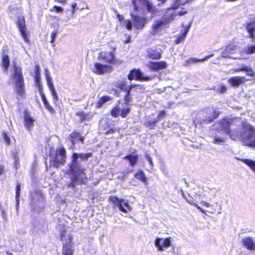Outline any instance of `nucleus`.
I'll return each mask as SVG.
<instances>
[{
	"label": "nucleus",
	"mask_w": 255,
	"mask_h": 255,
	"mask_svg": "<svg viewBox=\"0 0 255 255\" xmlns=\"http://www.w3.org/2000/svg\"><path fill=\"white\" fill-rule=\"evenodd\" d=\"M234 120L224 119L219 123V130L223 131L234 140L242 141L246 145L255 148V129L248 123H244L242 127L233 128Z\"/></svg>",
	"instance_id": "1"
},
{
	"label": "nucleus",
	"mask_w": 255,
	"mask_h": 255,
	"mask_svg": "<svg viewBox=\"0 0 255 255\" xmlns=\"http://www.w3.org/2000/svg\"><path fill=\"white\" fill-rule=\"evenodd\" d=\"M92 156L91 153L74 152L71 156V161L68 164L69 168V174L72 175L71 183L68 184L69 187H74L78 179L85 175V168L82 166L81 161H85Z\"/></svg>",
	"instance_id": "2"
},
{
	"label": "nucleus",
	"mask_w": 255,
	"mask_h": 255,
	"mask_svg": "<svg viewBox=\"0 0 255 255\" xmlns=\"http://www.w3.org/2000/svg\"><path fill=\"white\" fill-rule=\"evenodd\" d=\"M12 65L13 71L10 77L13 80L14 84V92L16 94L17 99L19 100L24 98L25 95L24 78L21 67L15 62H13Z\"/></svg>",
	"instance_id": "3"
},
{
	"label": "nucleus",
	"mask_w": 255,
	"mask_h": 255,
	"mask_svg": "<svg viewBox=\"0 0 255 255\" xmlns=\"http://www.w3.org/2000/svg\"><path fill=\"white\" fill-rule=\"evenodd\" d=\"M60 232L61 241L63 244V255H73V251L71 245L72 236L67 233V231L64 227H61Z\"/></svg>",
	"instance_id": "4"
},
{
	"label": "nucleus",
	"mask_w": 255,
	"mask_h": 255,
	"mask_svg": "<svg viewBox=\"0 0 255 255\" xmlns=\"http://www.w3.org/2000/svg\"><path fill=\"white\" fill-rule=\"evenodd\" d=\"M50 164L55 167L64 165L66 162V151L64 147H60L56 150L55 154H51Z\"/></svg>",
	"instance_id": "5"
},
{
	"label": "nucleus",
	"mask_w": 255,
	"mask_h": 255,
	"mask_svg": "<svg viewBox=\"0 0 255 255\" xmlns=\"http://www.w3.org/2000/svg\"><path fill=\"white\" fill-rule=\"evenodd\" d=\"M132 3L135 11L143 10L146 8L147 12L152 15L156 12V7L148 0H132Z\"/></svg>",
	"instance_id": "6"
},
{
	"label": "nucleus",
	"mask_w": 255,
	"mask_h": 255,
	"mask_svg": "<svg viewBox=\"0 0 255 255\" xmlns=\"http://www.w3.org/2000/svg\"><path fill=\"white\" fill-rule=\"evenodd\" d=\"M109 201L117 206L119 210L123 213H128L132 209L127 200L119 199L116 196H110Z\"/></svg>",
	"instance_id": "7"
},
{
	"label": "nucleus",
	"mask_w": 255,
	"mask_h": 255,
	"mask_svg": "<svg viewBox=\"0 0 255 255\" xmlns=\"http://www.w3.org/2000/svg\"><path fill=\"white\" fill-rule=\"evenodd\" d=\"M171 245L170 237L168 238H156L154 241V246L157 251L162 252Z\"/></svg>",
	"instance_id": "8"
},
{
	"label": "nucleus",
	"mask_w": 255,
	"mask_h": 255,
	"mask_svg": "<svg viewBox=\"0 0 255 255\" xmlns=\"http://www.w3.org/2000/svg\"><path fill=\"white\" fill-rule=\"evenodd\" d=\"M16 25L18 27L21 35L23 37L24 41L26 43H28L29 42V40L27 37V34L26 32L27 28L25 18L23 16H18Z\"/></svg>",
	"instance_id": "9"
},
{
	"label": "nucleus",
	"mask_w": 255,
	"mask_h": 255,
	"mask_svg": "<svg viewBox=\"0 0 255 255\" xmlns=\"http://www.w3.org/2000/svg\"><path fill=\"white\" fill-rule=\"evenodd\" d=\"M128 79L129 80L135 79L140 81H148L151 78L148 76H144L143 73L138 69L131 70L128 75Z\"/></svg>",
	"instance_id": "10"
},
{
	"label": "nucleus",
	"mask_w": 255,
	"mask_h": 255,
	"mask_svg": "<svg viewBox=\"0 0 255 255\" xmlns=\"http://www.w3.org/2000/svg\"><path fill=\"white\" fill-rule=\"evenodd\" d=\"M133 26L138 29H142L147 23L145 18L131 14Z\"/></svg>",
	"instance_id": "11"
},
{
	"label": "nucleus",
	"mask_w": 255,
	"mask_h": 255,
	"mask_svg": "<svg viewBox=\"0 0 255 255\" xmlns=\"http://www.w3.org/2000/svg\"><path fill=\"white\" fill-rule=\"evenodd\" d=\"M98 59L104 62L115 63V59L113 52L102 51L99 53Z\"/></svg>",
	"instance_id": "12"
},
{
	"label": "nucleus",
	"mask_w": 255,
	"mask_h": 255,
	"mask_svg": "<svg viewBox=\"0 0 255 255\" xmlns=\"http://www.w3.org/2000/svg\"><path fill=\"white\" fill-rule=\"evenodd\" d=\"M92 70L94 73L99 75H101L110 72L112 70V67L110 66L96 62L95 63L94 68H92Z\"/></svg>",
	"instance_id": "13"
},
{
	"label": "nucleus",
	"mask_w": 255,
	"mask_h": 255,
	"mask_svg": "<svg viewBox=\"0 0 255 255\" xmlns=\"http://www.w3.org/2000/svg\"><path fill=\"white\" fill-rule=\"evenodd\" d=\"M242 245L249 251H255V238L245 237L241 240Z\"/></svg>",
	"instance_id": "14"
},
{
	"label": "nucleus",
	"mask_w": 255,
	"mask_h": 255,
	"mask_svg": "<svg viewBox=\"0 0 255 255\" xmlns=\"http://www.w3.org/2000/svg\"><path fill=\"white\" fill-rule=\"evenodd\" d=\"M146 66L151 71H154V72H157L160 70H162V69L166 68L167 67V63L165 61H160V62L150 61L147 64Z\"/></svg>",
	"instance_id": "15"
},
{
	"label": "nucleus",
	"mask_w": 255,
	"mask_h": 255,
	"mask_svg": "<svg viewBox=\"0 0 255 255\" xmlns=\"http://www.w3.org/2000/svg\"><path fill=\"white\" fill-rule=\"evenodd\" d=\"M164 25L165 22L163 20H157L155 21L152 26L150 31L151 34L154 36L161 32Z\"/></svg>",
	"instance_id": "16"
},
{
	"label": "nucleus",
	"mask_w": 255,
	"mask_h": 255,
	"mask_svg": "<svg viewBox=\"0 0 255 255\" xmlns=\"http://www.w3.org/2000/svg\"><path fill=\"white\" fill-rule=\"evenodd\" d=\"M116 86L121 89L123 91L127 92L131 91V90L136 86V85L130 84L127 86V81L126 79L122 80L117 82Z\"/></svg>",
	"instance_id": "17"
},
{
	"label": "nucleus",
	"mask_w": 255,
	"mask_h": 255,
	"mask_svg": "<svg viewBox=\"0 0 255 255\" xmlns=\"http://www.w3.org/2000/svg\"><path fill=\"white\" fill-rule=\"evenodd\" d=\"M24 120L25 128L28 130H30L33 126V123L35 121L33 118L30 116L28 112L26 111L24 113Z\"/></svg>",
	"instance_id": "18"
},
{
	"label": "nucleus",
	"mask_w": 255,
	"mask_h": 255,
	"mask_svg": "<svg viewBox=\"0 0 255 255\" xmlns=\"http://www.w3.org/2000/svg\"><path fill=\"white\" fill-rule=\"evenodd\" d=\"M147 56L152 59H159L161 57V50L150 48L147 50Z\"/></svg>",
	"instance_id": "19"
},
{
	"label": "nucleus",
	"mask_w": 255,
	"mask_h": 255,
	"mask_svg": "<svg viewBox=\"0 0 255 255\" xmlns=\"http://www.w3.org/2000/svg\"><path fill=\"white\" fill-rule=\"evenodd\" d=\"M221 57L223 58H231L230 54L235 51V46L233 45L227 46L224 50L221 49Z\"/></svg>",
	"instance_id": "20"
},
{
	"label": "nucleus",
	"mask_w": 255,
	"mask_h": 255,
	"mask_svg": "<svg viewBox=\"0 0 255 255\" xmlns=\"http://www.w3.org/2000/svg\"><path fill=\"white\" fill-rule=\"evenodd\" d=\"M245 77L241 76L232 77L229 79L228 82L233 87H238L240 84L244 82Z\"/></svg>",
	"instance_id": "21"
},
{
	"label": "nucleus",
	"mask_w": 255,
	"mask_h": 255,
	"mask_svg": "<svg viewBox=\"0 0 255 255\" xmlns=\"http://www.w3.org/2000/svg\"><path fill=\"white\" fill-rule=\"evenodd\" d=\"M246 29L249 34V37L253 41L255 38V21L248 22L246 24Z\"/></svg>",
	"instance_id": "22"
},
{
	"label": "nucleus",
	"mask_w": 255,
	"mask_h": 255,
	"mask_svg": "<svg viewBox=\"0 0 255 255\" xmlns=\"http://www.w3.org/2000/svg\"><path fill=\"white\" fill-rule=\"evenodd\" d=\"M80 118V122H83L85 121H89L91 120L93 116L91 112L85 113L84 112H79L77 114Z\"/></svg>",
	"instance_id": "23"
},
{
	"label": "nucleus",
	"mask_w": 255,
	"mask_h": 255,
	"mask_svg": "<svg viewBox=\"0 0 255 255\" xmlns=\"http://www.w3.org/2000/svg\"><path fill=\"white\" fill-rule=\"evenodd\" d=\"M134 177L145 184L147 183L146 176L144 172L141 169H139L136 171L134 175Z\"/></svg>",
	"instance_id": "24"
},
{
	"label": "nucleus",
	"mask_w": 255,
	"mask_h": 255,
	"mask_svg": "<svg viewBox=\"0 0 255 255\" xmlns=\"http://www.w3.org/2000/svg\"><path fill=\"white\" fill-rule=\"evenodd\" d=\"M40 95H41L42 101L43 102V104H44V105L45 108L47 110H48L51 113H55V110L52 108V107L50 105V104H49V103L46 99V97L45 95H44V94L43 93V92L41 91V90H40Z\"/></svg>",
	"instance_id": "25"
},
{
	"label": "nucleus",
	"mask_w": 255,
	"mask_h": 255,
	"mask_svg": "<svg viewBox=\"0 0 255 255\" xmlns=\"http://www.w3.org/2000/svg\"><path fill=\"white\" fill-rule=\"evenodd\" d=\"M70 136V140H71L72 143L73 145L75 144V142L74 141V139H79L82 143L84 142V140L85 139V137L84 136H80V134L79 132H73L72 133H71L69 135Z\"/></svg>",
	"instance_id": "26"
},
{
	"label": "nucleus",
	"mask_w": 255,
	"mask_h": 255,
	"mask_svg": "<svg viewBox=\"0 0 255 255\" xmlns=\"http://www.w3.org/2000/svg\"><path fill=\"white\" fill-rule=\"evenodd\" d=\"M124 159H127L129 161L130 165L132 167L134 166L138 159V156L136 155H133L129 154L124 157Z\"/></svg>",
	"instance_id": "27"
},
{
	"label": "nucleus",
	"mask_w": 255,
	"mask_h": 255,
	"mask_svg": "<svg viewBox=\"0 0 255 255\" xmlns=\"http://www.w3.org/2000/svg\"><path fill=\"white\" fill-rule=\"evenodd\" d=\"M112 99V97L109 96H105L101 97L99 101L97 103L96 107L97 108L101 107L106 102L111 101Z\"/></svg>",
	"instance_id": "28"
},
{
	"label": "nucleus",
	"mask_w": 255,
	"mask_h": 255,
	"mask_svg": "<svg viewBox=\"0 0 255 255\" xmlns=\"http://www.w3.org/2000/svg\"><path fill=\"white\" fill-rule=\"evenodd\" d=\"M47 85L52 96L54 102H56L58 100V97L54 88V85L52 83L47 84Z\"/></svg>",
	"instance_id": "29"
},
{
	"label": "nucleus",
	"mask_w": 255,
	"mask_h": 255,
	"mask_svg": "<svg viewBox=\"0 0 255 255\" xmlns=\"http://www.w3.org/2000/svg\"><path fill=\"white\" fill-rule=\"evenodd\" d=\"M243 51L248 55L255 53V45H248L243 49Z\"/></svg>",
	"instance_id": "30"
},
{
	"label": "nucleus",
	"mask_w": 255,
	"mask_h": 255,
	"mask_svg": "<svg viewBox=\"0 0 255 255\" xmlns=\"http://www.w3.org/2000/svg\"><path fill=\"white\" fill-rule=\"evenodd\" d=\"M16 195H15V200L16 203V208L17 209L19 204V196H20V184L19 183H17L16 186Z\"/></svg>",
	"instance_id": "31"
},
{
	"label": "nucleus",
	"mask_w": 255,
	"mask_h": 255,
	"mask_svg": "<svg viewBox=\"0 0 255 255\" xmlns=\"http://www.w3.org/2000/svg\"><path fill=\"white\" fill-rule=\"evenodd\" d=\"M219 115V112L217 111H214L213 112V116L209 117L208 118H206L205 120H203V123L206 124H208L213 122V120L215 119H217Z\"/></svg>",
	"instance_id": "32"
},
{
	"label": "nucleus",
	"mask_w": 255,
	"mask_h": 255,
	"mask_svg": "<svg viewBox=\"0 0 255 255\" xmlns=\"http://www.w3.org/2000/svg\"><path fill=\"white\" fill-rule=\"evenodd\" d=\"M225 141V138H221L219 137L218 135H215L213 136V143L216 144H223V143Z\"/></svg>",
	"instance_id": "33"
},
{
	"label": "nucleus",
	"mask_w": 255,
	"mask_h": 255,
	"mask_svg": "<svg viewBox=\"0 0 255 255\" xmlns=\"http://www.w3.org/2000/svg\"><path fill=\"white\" fill-rule=\"evenodd\" d=\"M2 64L4 68V71H7L9 65V59L8 56L5 55L3 56Z\"/></svg>",
	"instance_id": "34"
},
{
	"label": "nucleus",
	"mask_w": 255,
	"mask_h": 255,
	"mask_svg": "<svg viewBox=\"0 0 255 255\" xmlns=\"http://www.w3.org/2000/svg\"><path fill=\"white\" fill-rule=\"evenodd\" d=\"M34 74H35V80L37 84L39 83V81L40 80V67L38 65H36L35 66V70H34Z\"/></svg>",
	"instance_id": "35"
},
{
	"label": "nucleus",
	"mask_w": 255,
	"mask_h": 255,
	"mask_svg": "<svg viewBox=\"0 0 255 255\" xmlns=\"http://www.w3.org/2000/svg\"><path fill=\"white\" fill-rule=\"evenodd\" d=\"M192 22V21H190V22H189L188 25L187 26H186L183 33H181V34L179 36V37H181V39L182 40L184 39V38L186 37V36L189 30V29L191 26Z\"/></svg>",
	"instance_id": "36"
},
{
	"label": "nucleus",
	"mask_w": 255,
	"mask_h": 255,
	"mask_svg": "<svg viewBox=\"0 0 255 255\" xmlns=\"http://www.w3.org/2000/svg\"><path fill=\"white\" fill-rule=\"evenodd\" d=\"M192 22V21H190V22H189L188 25L187 26H186L183 33H181V34L179 36V37H181V39L182 40L184 39V38L186 37V36L189 30V29L191 26Z\"/></svg>",
	"instance_id": "37"
},
{
	"label": "nucleus",
	"mask_w": 255,
	"mask_h": 255,
	"mask_svg": "<svg viewBox=\"0 0 255 255\" xmlns=\"http://www.w3.org/2000/svg\"><path fill=\"white\" fill-rule=\"evenodd\" d=\"M244 71L247 73V75L253 77L255 75V72L250 66H244Z\"/></svg>",
	"instance_id": "38"
},
{
	"label": "nucleus",
	"mask_w": 255,
	"mask_h": 255,
	"mask_svg": "<svg viewBox=\"0 0 255 255\" xmlns=\"http://www.w3.org/2000/svg\"><path fill=\"white\" fill-rule=\"evenodd\" d=\"M120 107L119 106H117L111 111V114L113 117L117 118L120 115Z\"/></svg>",
	"instance_id": "39"
},
{
	"label": "nucleus",
	"mask_w": 255,
	"mask_h": 255,
	"mask_svg": "<svg viewBox=\"0 0 255 255\" xmlns=\"http://www.w3.org/2000/svg\"><path fill=\"white\" fill-rule=\"evenodd\" d=\"M45 75L47 84L52 83V80L50 77V73L48 69H45Z\"/></svg>",
	"instance_id": "40"
},
{
	"label": "nucleus",
	"mask_w": 255,
	"mask_h": 255,
	"mask_svg": "<svg viewBox=\"0 0 255 255\" xmlns=\"http://www.w3.org/2000/svg\"><path fill=\"white\" fill-rule=\"evenodd\" d=\"M58 27L54 28V29L53 30L52 33H51V40L50 41V42L51 43H54L55 38V37L56 36V35H57V34L58 33Z\"/></svg>",
	"instance_id": "41"
},
{
	"label": "nucleus",
	"mask_w": 255,
	"mask_h": 255,
	"mask_svg": "<svg viewBox=\"0 0 255 255\" xmlns=\"http://www.w3.org/2000/svg\"><path fill=\"white\" fill-rule=\"evenodd\" d=\"M130 109L129 108L123 109L121 112V116L122 118H126L127 115L129 113Z\"/></svg>",
	"instance_id": "42"
},
{
	"label": "nucleus",
	"mask_w": 255,
	"mask_h": 255,
	"mask_svg": "<svg viewBox=\"0 0 255 255\" xmlns=\"http://www.w3.org/2000/svg\"><path fill=\"white\" fill-rule=\"evenodd\" d=\"M50 10V11H55L57 13H62L63 9L60 6L55 5Z\"/></svg>",
	"instance_id": "43"
},
{
	"label": "nucleus",
	"mask_w": 255,
	"mask_h": 255,
	"mask_svg": "<svg viewBox=\"0 0 255 255\" xmlns=\"http://www.w3.org/2000/svg\"><path fill=\"white\" fill-rule=\"evenodd\" d=\"M203 59H197L196 58H191L186 61V63L188 64L195 63L200 61H202Z\"/></svg>",
	"instance_id": "44"
},
{
	"label": "nucleus",
	"mask_w": 255,
	"mask_h": 255,
	"mask_svg": "<svg viewBox=\"0 0 255 255\" xmlns=\"http://www.w3.org/2000/svg\"><path fill=\"white\" fill-rule=\"evenodd\" d=\"M158 122V120L154 119L153 121L148 122L146 123V127H149L150 128H153L155 126V124Z\"/></svg>",
	"instance_id": "45"
},
{
	"label": "nucleus",
	"mask_w": 255,
	"mask_h": 255,
	"mask_svg": "<svg viewBox=\"0 0 255 255\" xmlns=\"http://www.w3.org/2000/svg\"><path fill=\"white\" fill-rule=\"evenodd\" d=\"M124 25L127 29L128 30H131L132 28V23H131V21L129 20H126L124 21Z\"/></svg>",
	"instance_id": "46"
},
{
	"label": "nucleus",
	"mask_w": 255,
	"mask_h": 255,
	"mask_svg": "<svg viewBox=\"0 0 255 255\" xmlns=\"http://www.w3.org/2000/svg\"><path fill=\"white\" fill-rule=\"evenodd\" d=\"M126 93V95L124 97V100L127 103L131 101V98L130 97V91H128Z\"/></svg>",
	"instance_id": "47"
},
{
	"label": "nucleus",
	"mask_w": 255,
	"mask_h": 255,
	"mask_svg": "<svg viewBox=\"0 0 255 255\" xmlns=\"http://www.w3.org/2000/svg\"><path fill=\"white\" fill-rule=\"evenodd\" d=\"M180 1V0H177L175 2V3L172 6L173 9H177L179 7V5H183L184 3H181Z\"/></svg>",
	"instance_id": "48"
},
{
	"label": "nucleus",
	"mask_w": 255,
	"mask_h": 255,
	"mask_svg": "<svg viewBox=\"0 0 255 255\" xmlns=\"http://www.w3.org/2000/svg\"><path fill=\"white\" fill-rule=\"evenodd\" d=\"M227 90V87L225 86L222 85L220 88L217 89V91L220 93H224L226 92Z\"/></svg>",
	"instance_id": "49"
},
{
	"label": "nucleus",
	"mask_w": 255,
	"mask_h": 255,
	"mask_svg": "<svg viewBox=\"0 0 255 255\" xmlns=\"http://www.w3.org/2000/svg\"><path fill=\"white\" fill-rule=\"evenodd\" d=\"M145 158H146L147 160L149 162V164H150L151 167H152L153 166V163L152 160V158L148 154V153H146L145 154Z\"/></svg>",
	"instance_id": "50"
},
{
	"label": "nucleus",
	"mask_w": 255,
	"mask_h": 255,
	"mask_svg": "<svg viewBox=\"0 0 255 255\" xmlns=\"http://www.w3.org/2000/svg\"><path fill=\"white\" fill-rule=\"evenodd\" d=\"M165 115V112L164 111H161L159 114H158V116L156 119V120H158V122L161 120V119L163 118L164 116Z\"/></svg>",
	"instance_id": "51"
},
{
	"label": "nucleus",
	"mask_w": 255,
	"mask_h": 255,
	"mask_svg": "<svg viewBox=\"0 0 255 255\" xmlns=\"http://www.w3.org/2000/svg\"><path fill=\"white\" fill-rule=\"evenodd\" d=\"M3 139L5 140V141L7 143V144L10 143V138L8 136V135L6 134V133H3Z\"/></svg>",
	"instance_id": "52"
},
{
	"label": "nucleus",
	"mask_w": 255,
	"mask_h": 255,
	"mask_svg": "<svg viewBox=\"0 0 255 255\" xmlns=\"http://www.w3.org/2000/svg\"><path fill=\"white\" fill-rule=\"evenodd\" d=\"M187 13V11L185 10H182L180 11H175V13H174V15H177L178 14L180 16H182L183 15H184V14L186 13Z\"/></svg>",
	"instance_id": "53"
},
{
	"label": "nucleus",
	"mask_w": 255,
	"mask_h": 255,
	"mask_svg": "<svg viewBox=\"0 0 255 255\" xmlns=\"http://www.w3.org/2000/svg\"><path fill=\"white\" fill-rule=\"evenodd\" d=\"M244 65H242L241 67L237 68L234 69V71L235 72H240L244 71Z\"/></svg>",
	"instance_id": "54"
},
{
	"label": "nucleus",
	"mask_w": 255,
	"mask_h": 255,
	"mask_svg": "<svg viewBox=\"0 0 255 255\" xmlns=\"http://www.w3.org/2000/svg\"><path fill=\"white\" fill-rule=\"evenodd\" d=\"M76 6H77L76 3H73L71 4V7H72L71 13H72V14H74L75 13V8H76Z\"/></svg>",
	"instance_id": "55"
},
{
	"label": "nucleus",
	"mask_w": 255,
	"mask_h": 255,
	"mask_svg": "<svg viewBox=\"0 0 255 255\" xmlns=\"http://www.w3.org/2000/svg\"><path fill=\"white\" fill-rule=\"evenodd\" d=\"M201 204L204 206H205L206 207H210V204L209 203H207L204 201H202L201 202Z\"/></svg>",
	"instance_id": "56"
},
{
	"label": "nucleus",
	"mask_w": 255,
	"mask_h": 255,
	"mask_svg": "<svg viewBox=\"0 0 255 255\" xmlns=\"http://www.w3.org/2000/svg\"><path fill=\"white\" fill-rule=\"evenodd\" d=\"M186 201L189 203V204L192 205H195V204H196V203H195L193 200L190 199H188L187 198L186 199H185Z\"/></svg>",
	"instance_id": "57"
},
{
	"label": "nucleus",
	"mask_w": 255,
	"mask_h": 255,
	"mask_svg": "<svg viewBox=\"0 0 255 255\" xmlns=\"http://www.w3.org/2000/svg\"><path fill=\"white\" fill-rule=\"evenodd\" d=\"M117 18H118V19L120 20V21H122L124 19V17L123 15H121L119 13L117 14Z\"/></svg>",
	"instance_id": "58"
},
{
	"label": "nucleus",
	"mask_w": 255,
	"mask_h": 255,
	"mask_svg": "<svg viewBox=\"0 0 255 255\" xmlns=\"http://www.w3.org/2000/svg\"><path fill=\"white\" fill-rule=\"evenodd\" d=\"M214 56V54L212 53V54H211L208 56H206L204 58L202 59H203V61H204V60H207V59H208L209 58H211V57H212Z\"/></svg>",
	"instance_id": "59"
},
{
	"label": "nucleus",
	"mask_w": 255,
	"mask_h": 255,
	"mask_svg": "<svg viewBox=\"0 0 255 255\" xmlns=\"http://www.w3.org/2000/svg\"><path fill=\"white\" fill-rule=\"evenodd\" d=\"M182 40H183L181 39V37L179 36L176 39V43H179Z\"/></svg>",
	"instance_id": "60"
},
{
	"label": "nucleus",
	"mask_w": 255,
	"mask_h": 255,
	"mask_svg": "<svg viewBox=\"0 0 255 255\" xmlns=\"http://www.w3.org/2000/svg\"><path fill=\"white\" fill-rule=\"evenodd\" d=\"M180 192H181V195L182 196V197L185 199H186V197L185 196V193L184 192V191H183V190L182 189H181L180 190Z\"/></svg>",
	"instance_id": "61"
},
{
	"label": "nucleus",
	"mask_w": 255,
	"mask_h": 255,
	"mask_svg": "<svg viewBox=\"0 0 255 255\" xmlns=\"http://www.w3.org/2000/svg\"><path fill=\"white\" fill-rule=\"evenodd\" d=\"M3 172V168L2 166L0 165V175Z\"/></svg>",
	"instance_id": "62"
},
{
	"label": "nucleus",
	"mask_w": 255,
	"mask_h": 255,
	"mask_svg": "<svg viewBox=\"0 0 255 255\" xmlns=\"http://www.w3.org/2000/svg\"><path fill=\"white\" fill-rule=\"evenodd\" d=\"M194 206H195L200 211H201V209H202V208L201 207H200L198 205H197L196 203L195 204Z\"/></svg>",
	"instance_id": "63"
},
{
	"label": "nucleus",
	"mask_w": 255,
	"mask_h": 255,
	"mask_svg": "<svg viewBox=\"0 0 255 255\" xmlns=\"http://www.w3.org/2000/svg\"><path fill=\"white\" fill-rule=\"evenodd\" d=\"M57 1L62 3H65L66 2V0H57Z\"/></svg>",
	"instance_id": "64"
}]
</instances>
